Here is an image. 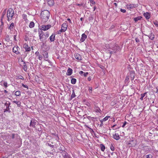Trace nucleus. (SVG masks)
<instances>
[{
    "mask_svg": "<svg viewBox=\"0 0 158 158\" xmlns=\"http://www.w3.org/2000/svg\"><path fill=\"white\" fill-rule=\"evenodd\" d=\"M142 17L141 16H138L134 18V20L135 22H137L138 20H141Z\"/></svg>",
    "mask_w": 158,
    "mask_h": 158,
    "instance_id": "25",
    "label": "nucleus"
},
{
    "mask_svg": "<svg viewBox=\"0 0 158 158\" xmlns=\"http://www.w3.org/2000/svg\"><path fill=\"white\" fill-rule=\"evenodd\" d=\"M84 72L82 71H80L79 72V74H80V75H81L82 74H84Z\"/></svg>",
    "mask_w": 158,
    "mask_h": 158,
    "instance_id": "59",
    "label": "nucleus"
},
{
    "mask_svg": "<svg viewBox=\"0 0 158 158\" xmlns=\"http://www.w3.org/2000/svg\"><path fill=\"white\" fill-rule=\"evenodd\" d=\"M13 102L17 104L18 106H19L20 105V102L19 101H14Z\"/></svg>",
    "mask_w": 158,
    "mask_h": 158,
    "instance_id": "35",
    "label": "nucleus"
},
{
    "mask_svg": "<svg viewBox=\"0 0 158 158\" xmlns=\"http://www.w3.org/2000/svg\"><path fill=\"white\" fill-rule=\"evenodd\" d=\"M55 141L56 142V144H55V148L59 150V152H61L64 150V146L60 143L58 140L56 139H55ZM59 152V151H58Z\"/></svg>",
    "mask_w": 158,
    "mask_h": 158,
    "instance_id": "3",
    "label": "nucleus"
},
{
    "mask_svg": "<svg viewBox=\"0 0 158 158\" xmlns=\"http://www.w3.org/2000/svg\"><path fill=\"white\" fill-rule=\"evenodd\" d=\"M91 80V78L90 77H88V80L89 81H90Z\"/></svg>",
    "mask_w": 158,
    "mask_h": 158,
    "instance_id": "64",
    "label": "nucleus"
},
{
    "mask_svg": "<svg viewBox=\"0 0 158 158\" xmlns=\"http://www.w3.org/2000/svg\"><path fill=\"white\" fill-rule=\"evenodd\" d=\"M15 134H12V139H14L15 138Z\"/></svg>",
    "mask_w": 158,
    "mask_h": 158,
    "instance_id": "61",
    "label": "nucleus"
},
{
    "mask_svg": "<svg viewBox=\"0 0 158 158\" xmlns=\"http://www.w3.org/2000/svg\"><path fill=\"white\" fill-rule=\"evenodd\" d=\"M151 33L149 35H148V36L149 37V39L151 40H153L155 38V35H154L153 34L152 32L151 31Z\"/></svg>",
    "mask_w": 158,
    "mask_h": 158,
    "instance_id": "18",
    "label": "nucleus"
},
{
    "mask_svg": "<svg viewBox=\"0 0 158 158\" xmlns=\"http://www.w3.org/2000/svg\"><path fill=\"white\" fill-rule=\"evenodd\" d=\"M73 73V69L69 68L67 70V73H66V75L68 76L71 75Z\"/></svg>",
    "mask_w": 158,
    "mask_h": 158,
    "instance_id": "17",
    "label": "nucleus"
},
{
    "mask_svg": "<svg viewBox=\"0 0 158 158\" xmlns=\"http://www.w3.org/2000/svg\"><path fill=\"white\" fill-rule=\"evenodd\" d=\"M74 56L76 59L79 60H82V57L78 53H75L74 54Z\"/></svg>",
    "mask_w": 158,
    "mask_h": 158,
    "instance_id": "13",
    "label": "nucleus"
},
{
    "mask_svg": "<svg viewBox=\"0 0 158 158\" xmlns=\"http://www.w3.org/2000/svg\"><path fill=\"white\" fill-rule=\"evenodd\" d=\"M127 123V122L126 121H124V122L123 123V125L122 126V127H124L126 124Z\"/></svg>",
    "mask_w": 158,
    "mask_h": 158,
    "instance_id": "55",
    "label": "nucleus"
},
{
    "mask_svg": "<svg viewBox=\"0 0 158 158\" xmlns=\"http://www.w3.org/2000/svg\"><path fill=\"white\" fill-rule=\"evenodd\" d=\"M76 96V95L75 94V93L74 92V90H73V93L72 94L70 97V99L72 100L73 98L75 97Z\"/></svg>",
    "mask_w": 158,
    "mask_h": 158,
    "instance_id": "26",
    "label": "nucleus"
},
{
    "mask_svg": "<svg viewBox=\"0 0 158 158\" xmlns=\"http://www.w3.org/2000/svg\"><path fill=\"white\" fill-rule=\"evenodd\" d=\"M48 3L49 6H52L54 5V2L53 0H48Z\"/></svg>",
    "mask_w": 158,
    "mask_h": 158,
    "instance_id": "20",
    "label": "nucleus"
},
{
    "mask_svg": "<svg viewBox=\"0 0 158 158\" xmlns=\"http://www.w3.org/2000/svg\"><path fill=\"white\" fill-rule=\"evenodd\" d=\"M110 149L112 151H114L115 150V148L113 146V144H111V145L110 147Z\"/></svg>",
    "mask_w": 158,
    "mask_h": 158,
    "instance_id": "41",
    "label": "nucleus"
},
{
    "mask_svg": "<svg viewBox=\"0 0 158 158\" xmlns=\"http://www.w3.org/2000/svg\"><path fill=\"white\" fill-rule=\"evenodd\" d=\"M51 27L50 25L48 24L47 25H42L41 26V29L44 31H46L49 29Z\"/></svg>",
    "mask_w": 158,
    "mask_h": 158,
    "instance_id": "10",
    "label": "nucleus"
},
{
    "mask_svg": "<svg viewBox=\"0 0 158 158\" xmlns=\"http://www.w3.org/2000/svg\"><path fill=\"white\" fill-rule=\"evenodd\" d=\"M7 82H4L3 83V85L6 88L7 87Z\"/></svg>",
    "mask_w": 158,
    "mask_h": 158,
    "instance_id": "51",
    "label": "nucleus"
},
{
    "mask_svg": "<svg viewBox=\"0 0 158 158\" xmlns=\"http://www.w3.org/2000/svg\"><path fill=\"white\" fill-rule=\"evenodd\" d=\"M38 127H35V128L36 130H37L39 131H41V126L40 124H38Z\"/></svg>",
    "mask_w": 158,
    "mask_h": 158,
    "instance_id": "27",
    "label": "nucleus"
},
{
    "mask_svg": "<svg viewBox=\"0 0 158 158\" xmlns=\"http://www.w3.org/2000/svg\"><path fill=\"white\" fill-rule=\"evenodd\" d=\"M18 48H19L18 46H15L13 48V51L16 54H18L20 53L19 52Z\"/></svg>",
    "mask_w": 158,
    "mask_h": 158,
    "instance_id": "11",
    "label": "nucleus"
},
{
    "mask_svg": "<svg viewBox=\"0 0 158 158\" xmlns=\"http://www.w3.org/2000/svg\"><path fill=\"white\" fill-rule=\"evenodd\" d=\"M103 121L102 119L101 120H100V122H101V124H100V127H102L103 125Z\"/></svg>",
    "mask_w": 158,
    "mask_h": 158,
    "instance_id": "56",
    "label": "nucleus"
},
{
    "mask_svg": "<svg viewBox=\"0 0 158 158\" xmlns=\"http://www.w3.org/2000/svg\"><path fill=\"white\" fill-rule=\"evenodd\" d=\"M18 78L19 79H20L23 80L24 79L23 77L21 75H20V76H19V77H18Z\"/></svg>",
    "mask_w": 158,
    "mask_h": 158,
    "instance_id": "52",
    "label": "nucleus"
},
{
    "mask_svg": "<svg viewBox=\"0 0 158 158\" xmlns=\"http://www.w3.org/2000/svg\"><path fill=\"white\" fill-rule=\"evenodd\" d=\"M44 36L45 37V40L47 38H48L49 36V34L48 32H46L45 35H44Z\"/></svg>",
    "mask_w": 158,
    "mask_h": 158,
    "instance_id": "46",
    "label": "nucleus"
},
{
    "mask_svg": "<svg viewBox=\"0 0 158 158\" xmlns=\"http://www.w3.org/2000/svg\"><path fill=\"white\" fill-rule=\"evenodd\" d=\"M3 19H2V18H1V22L2 24L0 26V28H1L2 26V27L4 25V23L3 22Z\"/></svg>",
    "mask_w": 158,
    "mask_h": 158,
    "instance_id": "45",
    "label": "nucleus"
},
{
    "mask_svg": "<svg viewBox=\"0 0 158 158\" xmlns=\"http://www.w3.org/2000/svg\"><path fill=\"white\" fill-rule=\"evenodd\" d=\"M10 104V102L9 101H7L5 103V105L6 106V108L4 109V113H5L6 112L8 111L10 113V109L9 106Z\"/></svg>",
    "mask_w": 158,
    "mask_h": 158,
    "instance_id": "6",
    "label": "nucleus"
},
{
    "mask_svg": "<svg viewBox=\"0 0 158 158\" xmlns=\"http://www.w3.org/2000/svg\"><path fill=\"white\" fill-rule=\"evenodd\" d=\"M50 15V13L47 10L43 11L41 14L40 16L43 22H46L48 20Z\"/></svg>",
    "mask_w": 158,
    "mask_h": 158,
    "instance_id": "1",
    "label": "nucleus"
},
{
    "mask_svg": "<svg viewBox=\"0 0 158 158\" xmlns=\"http://www.w3.org/2000/svg\"><path fill=\"white\" fill-rule=\"evenodd\" d=\"M35 55H36L37 56H39V55H40L39 52H36L35 53Z\"/></svg>",
    "mask_w": 158,
    "mask_h": 158,
    "instance_id": "60",
    "label": "nucleus"
},
{
    "mask_svg": "<svg viewBox=\"0 0 158 158\" xmlns=\"http://www.w3.org/2000/svg\"><path fill=\"white\" fill-rule=\"evenodd\" d=\"M87 118H88L89 119H90V118H94V117H91L90 116H87Z\"/></svg>",
    "mask_w": 158,
    "mask_h": 158,
    "instance_id": "62",
    "label": "nucleus"
},
{
    "mask_svg": "<svg viewBox=\"0 0 158 158\" xmlns=\"http://www.w3.org/2000/svg\"><path fill=\"white\" fill-rule=\"evenodd\" d=\"M146 158H152V156L151 154H148L146 156Z\"/></svg>",
    "mask_w": 158,
    "mask_h": 158,
    "instance_id": "43",
    "label": "nucleus"
},
{
    "mask_svg": "<svg viewBox=\"0 0 158 158\" xmlns=\"http://www.w3.org/2000/svg\"><path fill=\"white\" fill-rule=\"evenodd\" d=\"M5 40L6 41H7V42H9V40H10L9 36L8 35H6Z\"/></svg>",
    "mask_w": 158,
    "mask_h": 158,
    "instance_id": "38",
    "label": "nucleus"
},
{
    "mask_svg": "<svg viewBox=\"0 0 158 158\" xmlns=\"http://www.w3.org/2000/svg\"><path fill=\"white\" fill-rule=\"evenodd\" d=\"M89 92L91 93L92 92V88L90 87H88Z\"/></svg>",
    "mask_w": 158,
    "mask_h": 158,
    "instance_id": "44",
    "label": "nucleus"
},
{
    "mask_svg": "<svg viewBox=\"0 0 158 158\" xmlns=\"http://www.w3.org/2000/svg\"><path fill=\"white\" fill-rule=\"evenodd\" d=\"M143 15L147 19H148L150 17V15L149 13L147 12L146 13H144Z\"/></svg>",
    "mask_w": 158,
    "mask_h": 158,
    "instance_id": "21",
    "label": "nucleus"
},
{
    "mask_svg": "<svg viewBox=\"0 0 158 158\" xmlns=\"http://www.w3.org/2000/svg\"><path fill=\"white\" fill-rule=\"evenodd\" d=\"M147 94V92H145L143 94H141L140 96L141 97L140 98V99L142 101L143 100V98L144 97L145 95Z\"/></svg>",
    "mask_w": 158,
    "mask_h": 158,
    "instance_id": "29",
    "label": "nucleus"
},
{
    "mask_svg": "<svg viewBox=\"0 0 158 158\" xmlns=\"http://www.w3.org/2000/svg\"><path fill=\"white\" fill-rule=\"evenodd\" d=\"M67 26L66 23H63L61 25V29L64 30L65 31L67 29Z\"/></svg>",
    "mask_w": 158,
    "mask_h": 158,
    "instance_id": "19",
    "label": "nucleus"
},
{
    "mask_svg": "<svg viewBox=\"0 0 158 158\" xmlns=\"http://www.w3.org/2000/svg\"><path fill=\"white\" fill-rule=\"evenodd\" d=\"M49 39L52 42L54 41L55 39V34L53 33L50 36Z\"/></svg>",
    "mask_w": 158,
    "mask_h": 158,
    "instance_id": "22",
    "label": "nucleus"
},
{
    "mask_svg": "<svg viewBox=\"0 0 158 158\" xmlns=\"http://www.w3.org/2000/svg\"><path fill=\"white\" fill-rule=\"evenodd\" d=\"M21 94L20 92L19 91H17L15 93V95L17 96H19Z\"/></svg>",
    "mask_w": 158,
    "mask_h": 158,
    "instance_id": "36",
    "label": "nucleus"
},
{
    "mask_svg": "<svg viewBox=\"0 0 158 158\" xmlns=\"http://www.w3.org/2000/svg\"><path fill=\"white\" fill-rule=\"evenodd\" d=\"M14 27V23H12L10 24V26L8 27V29L11 30Z\"/></svg>",
    "mask_w": 158,
    "mask_h": 158,
    "instance_id": "33",
    "label": "nucleus"
},
{
    "mask_svg": "<svg viewBox=\"0 0 158 158\" xmlns=\"http://www.w3.org/2000/svg\"><path fill=\"white\" fill-rule=\"evenodd\" d=\"M37 121L34 118H32L31 120L30 126L34 128H35V126Z\"/></svg>",
    "mask_w": 158,
    "mask_h": 158,
    "instance_id": "7",
    "label": "nucleus"
},
{
    "mask_svg": "<svg viewBox=\"0 0 158 158\" xmlns=\"http://www.w3.org/2000/svg\"><path fill=\"white\" fill-rule=\"evenodd\" d=\"M90 1V2L92 4H94L95 3V2L94 1V0H89Z\"/></svg>",
    "mask_w": 158,
    "mask_h": 158,
    "instance_id": "49",
    "label": "nucleus"
},
{
    "mask_svg": "<svg viewBox=\"0 0 158 158\" xmlns=\"http://www.w3.org/2000/svg\"><path fill=\"white\" fill-rule=\"evenodd\" d=\"M134 140H130L128 142L127 144L129 145L130 147H132V146H135V145L136 144L134 143Z\"/></svg>",
    "mask_w": 158,
    "mask_h": 158,
    "instance_id": "12",
    "label": "nucleus"
},
{
    "mask_svg": "<svg viewBox=\"0 0 158 158\" xmlns=\"http://www.w3.org/2000/svg\"><path fill=\"white\" fill-rule=\"evenodd\" d=\"M34 26V23L33 22H31L29 24V27L30 28H32Z\"/></svg>",
    "mask_w": 158,
    "mask_h": 158,
    "instance_id": "34",
    "label": "nucleus"
},
{
    "mask_svg": "<svg viewBox=\"0 0 158 158\" xmlns=\"http://www.w3.org/2000/svg\"><path fill=\"white\" fill-rule=\"evenodd\" d=\"M56 142L55 141V139H51L48 141H47L46 145L48 144L50 147L53 148L55 146V144H56Z\"/></svg>",
    "mask_w": 158,
    "mask_h": 158,
    "instance_id": "4",
    "label": "nucleus"
},
{
    "mask_svg": "<svg viewBox=\"0 0 158 158\" xmlns=\"http://www.w3.org/2000/svg\"><path fill=\"white\" fill-rule=\"evenodd\" d=\"M135 75V73L134 71H132L130 72V76L131 78V80L133 81L134 80Z\"/></svg>",
    "mask_w": 158,
    "mask_h": 158,
    "instance_id": "15",
    "label": "nucleus"
},
{
    "mask_svg": "<svg viewBox=\"0 0 158 158\" xmlns=\"http://www.w3.org/2000/svg\"><path fill=\"white\" fill-rule=\"evenodd\" d=\"M113 137L114 138L116 139V140H118L120 138V137L119 136V135L118 134L117 135L116 134L113 135Z\"/></svg>",
    "mask_w": 158,
    "mask_h": 158,
    "instance_id": "23",
    "label": "nucleus"
},
{
    "mask_svg": "<svg viewBox=\"0 0 158 158\" xmlns=\"http://www.w3.org/2000/svg\"><path fill=\"white\" fill-rule=\"evenodd\" d=\"M101 149L102 151L104 152L105 149V146L102 144H100Z\"/></svg>",
    "mask_w": 158,
    "mask_h": 158,
    "instance_id": "31",
    "label": "nucleus"
},
{
    "mask_svg": "<svg viewBox=\"0 0 158 158\" xmlns=\"http://www.w3.org/2000/svg\"><path fill=\"white\" fill-rule=\"evenodd\" d=\"M144 149L146 151H149L150 150V149L148 146H146L145 147H144Z\"/></svg>",
    "mask_w": 158,
    "mask_h": 158,
    "instance_id": "39",
    "label": "nucleus"
},
{
    "mask_svg": "<svg viewBox=\"0 0 158 158\" xmlns=\"http://www.w3.org/2000/svg\"><path fill=\"white\" fill-rule=\"evenodd\" d=\"M14 15V12L13 10L11 8H9L7 10L6 15L8 21H9L11 20Z\"/></svg>",
    "mask_w": 158,
    "mask_h": 158,
    "instance_id": "2",
    "label": "nucleus"
},
{
    "mask_svg": "<svg viewBox=\"0 0 158 158\" xmlns=\"http://www.w3.org/2000/svg\"><path fill=\"white\" fill-rule=\"evenodd\" d=\"M42 56L41 55H40L39 56L38 59L39 60H41L42 59Z\"/></svg>",
    "mask_w": 158,
    "mask_h": 158,
    "instance_id": "50",
    "label": "nucleus"
},
{
    "mask_svg": "<svg viewBox=\"0 0 158 158\" xmlns=\"http://www.w3.org/2000/svg\"><path fill=\"white\" fill-rule=\"evenodd\" d=\"M120 11L121 12L123 13H125L126 12V10L125 9H121Z\"/></svg>",
    "mask_w": 158,
    "mask_h": 158,
    "instance_id": "53",
    "label": "nucleus"
},
{
    "mask_svg": "<svg viewBox=\"0 0 158 158\" xmlns=\"http://www.w3.org/2000/svg\"><path fill=\"white\" fill-rule=\"evenodd\" d=\"M23 47L25 49L26 52H29L31 50L30 47H29L28 45L26 44H25L23 45Z\"/></svg>",
    "mask_w": 158,
    "mask_h": 158,
    "instance_id": "14",
    "label": "nucleus"
},
{
    "mask_svg": "<svg viewBox=\"0 0 158 158\" xmlns=\"http://www.w3.org/2000/svg\"><path fill=\"white\" fill-rule=\"evenodd\" d=\"M129 80V77H127L125 78V83H127Z\"/></svg>",
    "mask_w": 158,
    "mask_h": 158,
    "instance_id": "42",
    "label": "nucleus"
},
{
    "mask_svg": "<svg viewBox=\"0 0 158 158\" xmlns=\"http://www.w3.org/2000/svg\"><path fill=\"white\" fill-rule=\"evenodd\" d=\"M77 81V80L75 78H72L71 80V83L73 84H76Z\"/></svg>",
    "mask_w": 158,
    "mask_h": 158,
    "instance_id": "28",
    "label": "nucleus"
},
{
    "mask_svg": "<svg viewBox=\"0 0 158 158\" xmlns=\"http://www.w3.org/2000/svg\"><path fill=\"white\" fill-rule=\"evenodd\" d=\"M39 34L40 39V41L42 42H43L45 40V38L43 36L44 35L43 32L41 31V33H40V32L39 33Z\"/></svg>",
    "mask_w": 158,
    "mask_h": 158,
    "instance_id": "9",
    "label": "nucleus"
},
{
    "mask_svg": "<svg viewBox=\"0 0 158 158\" xmlns=\"http://www.w3.org/2000/svg\"><path fill=\"white\" fill-rule=\"evenodd\" d=\"M60 152V153L62 154V156L64 158H69V156L68 154V153L65 151L64 150L62 151L61 152Z\"/></svg>",
    "mask_w": 158,
    "mask_h": 158,
    "instance_id": "8",
    "label": "nucleus"
},
{
    "mask_svg": "<svg viewBox=\"0 0 158 158\" xmlns=\"http://www.w3.org/2000/svg\"><path fill=\"white\" fill-rule=\"evenodd\" d=\"M22 16L23 17V19H26L27 15L25 14H23L22 15Z\"/></svg>",
    "mask_w": 158,
    "mask_h": 158,
    "instance_id": "54",
    "label": "nucleus"
},
{
    "mask_svg": "<svg viewBox=\"0 0 158 158\" xmlns=\"http://www.w3.org/2000/svg\"><path fill=\"white\" fill-rule=\"evenodd\" d=\"M43 55L44 58L45 59V60L48 62H49V60L48 58V53L46 51L43 50L41 53Z\"/></svg>",
    "mask_w": 158,
    "mask_h": 158,
    "instance_id": "5",
    "label": "nucleus"
},
{
    "mask_svg": "<svg viewBox=\"0 0 158 158\" xmlns=\"http://www.w3.org/2000/svg\"><path fill=\"white\" fill-rule=\"evenodd\" d=\"M110 117L109 116H106L103 119H102L103 121H105L107 120L109 118H110Z\"/></svg>",
    "mask_w": 158,
    "mask_h": 158,
    "instance_id": "40",
    "label": "nucleus"
},
{
    "mask_svg": "<svg viewBox=\"0 0 158 158\" xmlns=\"http://www.w3.org/2000/svg\"><path fill=\"white\" fill-rule=\"evenodd\" d=\"M22 86H23L24 88H27V89L28 88V86L27 85H25L23 84L22 83Z\"/></svg>",
    "mask_w": 158,
    "mask_h": 158,
    "instance_id": "47",
    "label": "nucleus"
},
{
    "mask_svg": "<svg viewBox=\"0 0 158 158\" xmlns=\"http://www.w3.org/2000/svg\"><path fill=\"white\" fill-rule=\"evenodd\" d=\"M6 12V9H5L2 12V15L1 17L2 19H3L4 16L5 15Z\"/></svg>",
    "mask_w": 158,
    "mask_h": 158,
    "instance_id": "32",
    "label": "nucleus"
},
{
    "mask_svg": "<svg viewBox=\"0 0 158 158\" xmlns=\"http://www.w3.org/2000/svg\"><path fill=\"white\" fill-rule=\"evenodd\" d=\"M127 6L128 8H129V9H132L133 8L135 7L134 6V5H127Z\"/></svg>",
    "mask_w": 158,
    "mask_h": 158,
    "instance_id": "30",
    "label": "nucleus"
},
{
    "mask_svg": "<svg viewBox=\"0 0 158 158\" xmlns=\"http://www.w3.org/2000/svg\"><path fill=\"white\" fill-rule=\"evenodd\" d=\"M87 36L84 33L83 34L81 35V37L80 39V41L81 42H83L87 38Z\"/></svg>",
    "mask_w": 158,
    "mask_h": 158,
    "instance_id": "16",
    "label": "nucleus"
},
{
    "mask_svg": "<svg viewBox=\"0 0 158 158\" xmlns=\"http://www.w3.org/2000/svg\"><path fill=\"white\" fill-rule=\"evenodd\" d=\"M16 35H14V40H15V41H17V40H16Z\"/></svg>",
    "mask_w": 158,
    "mask_h": 158,
    "instance_id": "63",
    "label": "nucleus"
},
{
    "mask_svg": "<svg viewBox=\"0 0 158 158\" xmlns=\"http://www.w3.org/2000/svg\"><path fill=\"white\" fill-rule=\"evenodd\" d=\"M83 74H84V76L85 77H86L87 76V75L88 74V72L84 73Z\"/></svg>",
    "mask_w": 158,
    "mask_h": 158,
    "instance_id": "57",
    "label": "nucleus"
},
{
    "mask_svg": "<svg viewBox=\"0 0 158 158\" xmlns=\"http://www.w3.org/2000/svg\"><path fill=\"white\" fill-rule=\"evenodd\" d=\"M154 24H155L157 27H158V22L157 21H156L154 22Z\"/></svg>",
    "mask_w": 158,
    "mask_h": 158,
    "instance_id": "48",
    "label": "nucleus"
},
{
    "mask_svg": "<svg viewBox=\"0 0 158 158\" xmlns=\"http://www.w3.org/2000/svg\"><path fill=\"white\" fill-rule=\"evenodd\" d=\"M23 69L24 71H26L27 70V66L25 62H24L23 63Z\"/></svg>",
    "mask_w": 158,
    "mask_h": 158,
    "instance_id": "24",
    "label": "nucleus"
},
{
    "mask_svg": "<svg viewBox=\"0 0 158 158\" xmlns=\"http://www.w3.org/2000/svg\"><path fill=\"white\" fill-rule=\"evenodd\" d=\"M135 41L137 42V43H138L139 42V40L137 38H136L135 39Z\"/></svg>",
    "mask_w": 158,
    "mask_h": 158,
    "instance_id": "58",
    "label": "nucleus"
},
{
    "mask_svg": "<svg viewBox=\"0 0 158 158\" xmlns=\"http://www.w3.org/2000/svg\"><path fill=\"white\" fill-rule=\"evenodd\" d=\"M64 32V30H62V29H61L60 30H59V31H57V34H61V32Z\"/></svg>",
    "mask_w": 158,
    "mask_h": 158,
    "instance_id": "37",
    "label": "nucleus"
}]
</instances>
